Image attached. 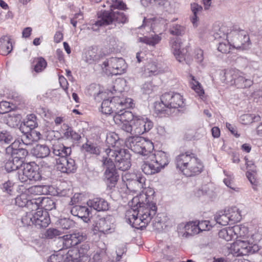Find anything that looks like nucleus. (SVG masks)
<instances>
[{
  "instance_id": "obj_1",
  "label": "nucleus",
  "mask_w": 262,
  "mask_h": 262,
  "mask_svg": "<svg viewBox=\"0 0 262 262\" xmlns=\"http://www.w3.org/2000/svg\"><path fill=\"white\" fill-rule=\"evenodd\" d=\"M150 199L144 193L141 194L139 197L133 198V202L139 206L137 210L132 208L128 210L125 214L126 219L132 227L137 229L145 227L156 214V205L150 202Z\"/></svg>"
},
{
  "instance_id": "obj_2",
  "label": "nucleus",
  "mask_w": 262,
  "mask_h": 262,
  "mask_svg": "<svg viewBox=\"0 0 262 262\" xmlns=\"http://www.w3.org/2000/svg\"><path fill=\"white\" fill-rule=\"evenodd\" d=\"M107 4L108 7L111 8V11H101L98 14V20L92 25L94 30H97L95 27L108 25L114 21L124 24L127 20V17L123 12L118 10L115 11L116 9H125L126 6L121 0H111V3L107 2Z\"/></svg>"
},
{
  "instance_id": "obj_3",
  "label": "nucleus",
  "mask_w": 262,
  "mask_h": 262,
  "mask_svg": "<svg viewBox=\"0 0 262 262\" xmlns=\"http://www.w3.org/2000/svg\"><path fill=\"white\" fill-rule=\"evenodd\" d=\"M161 101L155 106V111L159 114L164 113L169 115L184 106L183 97L178 93H166L161 96Z\"/></svg>"
},
{
  "instance_id": "obj_4",
  "label": "nucleus",
  "mask_w": 262,
  "mask_h": 262,
  "mask_svg": "<svg viewBox=\"0 0 262 262\" xmlns=\"http://www.w3.org/2000/svg\"><path fill=\"white\" fill-rule=\"evenodd\" d=\"M126 146L135 153L148 156L154 149L153 143L149 140L140 136H132L127 138Z\"/></svg>"
},
{
  "instance_id": "obj_5",
  "label": "nucleus",
  "mask_w": 262,
  "mask_h": 262,
  "mask_svg": "<svg viewBox=\"0 0 262 262\" xmlns=\"http://www.w3.org/2000/svg\"><path fill=\"white\" fill-rule=\"evenodd\" d=\"M134 106L133 100L129 98H120L118 96L114 97L110 100L106 99L101 104V112L105 114L114 115L115 111L117 109L132 108Z\"/></svg>"
},
{
  "instance_id": "obj_6",
  "label": "nucleus",
  "mask_w": 262,
  "mask_h": 262,
  "mask_svg": "<svg viewBox=\"0 0 262 262\" xmlns=\"http://www.w3.org/2000/svg\"><path fill=\"white\" fill-rule=\"evenodd\" d=\"M227 38L230 39L233 48L239 50H246L250 45L249 35L244 30H234L226 34H223Z\"/></svg>"
},
{
  "instance_id": "obj_7",
  "label": "nucleus",
  "mask_w": 262,
  "mask_h": 262,
  "mask_svg": "<svg viewBox=\"0 0 262 262\" xmlns=\"http://www.w3.org/2000/svg\"><path fill=\"white\" fill-rule=\"evenodd\" d=\"M231 252L236 256L247 255L258 250V246L250 241V239H237L231 245Z\"/></svg>"
},
{
  "instance_id": "obj_8",
  "label": "nucleus",
  "mask_w": 262,
  "mask_h": 262,
  "mask_svg": "<svg viewBox=\"0 0 262 262\" xmlns=\"http://www.w3.org/2000/svg\"><path fill=\"white\" fill-rule=\"evenodd\" d=\"M18 177L21 182H26L28 180L36 181L41 179V175L34 163L23 164L18 170Z\"/></svg>"
},
{
  "instance_id": "obj_9",
  "label": "nucleus",
  "mask_w": 262,
  "mask_h": 262,
  "mask_svg": "<svg viewBox=\"0 0 262 262\" xmlns=\"http://www.w3.org/2000/svg\"><path fill=\"white\" fill-rule=\"evenodd\" d=\"M57 169L62 173L67 174L74 173L77 169V166L74 160L66 157L64 158H58L55 159ZM55 164V159L51 158V161L47 164V167H51Z\"/></svg>"
},
{
  "instance_id": "obj_10",
  "label": "nucleus",
  "mask_w": 262,
  "mask_h": 262,
  "mask_svg": "<svg viewBox=\"0 0 262 262\" xmlns=\"http://www.w3.org/2000/svg\"><path fill=\"white\" fill-rule=\"evenodd\" d=\"M106 73L112 75H120L126 70L127 66L122 58L112 57L103 63Z\"/></svg>"
},
{
  "instance_id": "obj_11",
  "label": "nucleus",
  "mask_w": 262,
  "mask_h": 262,
  "mask_svg": "<svg viewBox=\"0 0 262 262\" xmlns=\"http://www.w3.org/2000/svg\"><path fill=\"white\" fill-rule=\"evenodd\" d=\"M101 161L103 166L106 168L104 173L106 182L110 187H114L118 180V176L113 159L111 158H104V156H103Z\"/></svg>"
},
{
  "instance_id": "obj_12",
  "label": "nucleus",
  "mask_w": 262,
  "mask_h": 262,
  "mask_svg": "<svg viewBox=\"0 0 262 262\" xmlns=\"http://www.w3.org/2000/svg\"><path fill=\"white\" fill-rule=\"evenodd\" d=\"M153 126V122L147 117L135 116L134 118L133 128L135 135H142L150 130Z\"/></svg>"
},
{
  "instance_id": "obj_13",
  "label": "nucleus",
  "mask_w": 262,
  "mask_h": 262,
  "mask_svg": "<svg viewBox=\"0 0 262 262\" xmlns=\"http://www.w3.org/2000/svg\"><path fill=\"white\" fill-rule=\"evenodd\" d=\"M90 246L84 243L81 245L78 250H71L68 251V255L71 257L72 262H89Z\"/></svg>"
},
{
  "instance_id": "obj_14",
  "label": "nucleus",
  "mask_w": 262,
  "mask_h": 262,
  "mask_svg": "<svg viewBox=\"0 0 262 262\" xmlns=\"http://www.w3.org/2000/svg\"><path fill=\"white\" fill-rule=\"evenodd\" d=\"M203 167L200 160L194 155L184 169L183 173L187 177L193 176L201 173Z\"/></svg>"
},
{
  "instance_id": "obj_15",
  "label": "nucleus",
  "mask_w": 262,
  "mask_h": 262,
  "mask_svg": "<svg viewBox=\"0 0 262 262\" xmlns=\"http://www.w3.org/2000/svg\"><path fill=\"white\" fill-rule=\"evenodd\" d=\"M63 245L66 248L76 246L86 239L85 235L82 233L75 232L64 235L62 237Z\"/></svg>"
},
{
  "instance_id": "obj_16",
  "label": "nucleus",
  "mask_w": 262,
  "mask_h": 262,
  "mask_svg": "<svg viewBox=\"0 0 262 262\" xmlns=\"http://www.w3.org/2000/svg\"><path fill=\"white\" fill-rule=\"evenodd\" d=\"M15 203L19 207H26L31 210L37 209L38 207V203L36 199H29L28 195L25 193H21L15 198Z\"/></svg>"
},
{
  "instance_id": "obj_17",
  "label": "nucleus",
  "mask_w": 262,
  "mask_h": 262,
  "mask_svg": "<svg viewBox=\"0 0 262 262\" xmlns=\"http://www.w3.org/2000/svg\"><path fill=\"white\" fill-rule=\"evenodd\" d=\"M106 157L104 158H111L115 162H119L126 158V155H130L128 151L125 149H122L117 147L115 149L106 148L105 151Z\"/></svg>"
},
{
  "instance_id": "obj_18",
  "label": "nucleus",
  "mask_w": 262,
  "mask_h": 262,
  "mask_svg": "<svg viewBox=\"0 0 262 262\" xmlns=\"http://www.w3.org/2000/svg\"><path fill=\"white\" fill-rule=\"evenodd\" d=\"M164 24V20L160 18H144L143 20L142 26L139 27V29L146 28V31L148 32L152 30L156 32L159 28H161Z\"/></svg>"
},
{
  "instance_id": "obj_19",
  "label": "nucleus",
  "mask_w": 262,
  "mask_h": 262,
  "mask_svg": "<svg viewBox=\"0 0 262 262\" xmlns=\"http://www.w3.org/2000/svg\"><path fill=\"white\" fill-rule=\"evenodd\" d=\"M148 158L154 159V162L160 170L167 165L169 163L168 155L161 150L157 151L154 154H152L151 152L148 156Z\"/></svg>"
},
{
  "instance_id": "obj_20",
  "label": "nucleus",
  "mask_w": 262,
  "mask_h": 262,
  "mask_svg": "<svg viewBox=\"0 0 262 262\" xmlns=\"http://www.w3.org/2000/svg\"><path fill=\"white\" fill-rule=\"evenodd\" d=\"M35 225L39 227H47L50 223V219L47 211L38 210L34 211Z\"/></svg>"
},
{
  "instance_id": "obj_21",
  "label": "nucleus",
  "mask_w": 262,
  "mask_h": 262,
  "mask_svg": "<svg viewBox=\"0 0 262 262\" xmlns=\"http://www.w3.org/2000/svg\"><path fill=\"white\" fill-rule=\"evenodd\" d=\"M194 156V154L188 151L178 155L176 158L177 168L183 172L184 169L186 168Z\"/></svg>"
},
{
  "instance_id": "obj_22",
  "label": "nucleus",
  "mask_w": 262,
  "mask_h": 262,
  "mask_svg": "<svg viewBox=\"0 0 262 262\" xmlns=\"http://www.w3.org/2000/svg\"><path fill=\"white\" fill-rule=\"evenodd\" d=\"M125 108L117 109L115 111V114L113 115V120L116 124L120 125L122 122H129L130 120H134L135 116L129 111H124Z\"/></svg>"
},
{
  "instance_id": "obj_23",
  "label": "nucleus",
  "mask_w": 262,
  "mask_h": 262,
  "mask_svg": "<svg viewBox=\"0 0 262 262\" xmlns=\"http://www.w3.org/2000/svg\"><path fill=\"white\" fill-rule=\"evenodd\" d=\"M170 45L173 53L177 60L181 62L185 60V55L181 49L182 42L180 38H172L170 41Z\"/></svg>"
},
{
  "instance_id": "obj_24",
  "label": "nucleus",
  "mask_w": 262,
  "mask_h": 262,
  "mask_svg": "<svg viewBox=\"0 0 262 262\" xmlns=\"http://www.w3.org/2000/svg\"><path fill=\"white\" fill-rule=\"evenodd\" d=\"M88 205L98 211L108 210L110 207L108 203L102 198H94L88 202Z\"/></svg>"
},
{
  "instance_id": "obj_25",
  "label": "nucleus",
  "mask_w": 262,
  "mask_h": 262,
  "mask_svg": "<svg viewBox=\"0 0 262 262\" xmlns=\"http://www.w3.org/2000/svg\"><path fill=\"white\" fill-rule=\"evenodd\" d=\"M145 181V178L141 174L136 175L135 178L128 182L127 187L132 191H139L144 188Z\"/></svg>"
},
{
  "instance_id": "obj_26",
  "label": "nucleus",
  "mask_w": 262,
  "mask_h": 262,
  "mask_svg": "<svg viewBox=\"0 0 262 262\" xmlns=\"http://www.w3.org/2000/svg\"><path fill=\"white\" fill-rule=\"evenodd\" d=\"M52 153L58 158H64L68 157L71 153V148L69 147L65 146L62 144H54L52 146Z\"/></svg>"
},
{
  "instance_id": "obj_27",
  "label": "nucleus",
  "mask_w": 262,
  "mask_h": 262,
  "mask_svg": "<svg viewBox=\"0 0 262 262\" xmlns=\"http://www.w3.org/2000/svg\"><path fill=\"white\" fill-rule=\"evenodd\" d=\"M253 83L252 80L246 78L245 74L239 71L234 85L238 89H246L250 88Z\"/></svg>"
},
{
  "instance_id": "obj_28",
  "label": "nucleus",
  "mask_w": 262,
  "mask_h": 262,
  "mask_svg": "<svg viewBox=\"0 0 262 262\" xmlns=\"http://www.w3.org/2000/svg\"><path fill=\"white\" fill-rule=\"evenodd\" d=\"M239 71L236 69H227L225 70L222 80L224 83L233 85L234 84L236 78Z\"/></svg>"
},
{
  "instance_id": "obj_29",
  "label": "nucleus",
  "mask_w": 262,
  "mask_h": 262,
  "mask_svg": "<svg viewBox=\"0 0 262 262\" xmlns=\"http://www.w3.org/2000/svg\"><path fill=\"white\" fill-rule=\"evenodd\" d=\"M82 58L86 63L93 64L99 59L100 56L98 54L97 49L92 47L85 51Z\"/></svg>"
},
{
  "instance_id": "obj_30",
  "label": "nucleus",
  "mask_w": 262,
  "mask_h": 262,
  "mask_svg": "<svg viewBox=\"0 0 262 262\" xmlns=\"http://www.w3.org/2000/svg\"><path fill=\"white\" fill-rule=\"evenodd\" d=\"M71 213L74 216L85 221L89 216L90 211L86 206H75L71 208Z\"/></svg>"
},
{
  "instance_id": "obj_31",
  "label": "nucleus",
  "mask_w": 262,
  "mask_h": 262,
  "mask_svg": "<svg viewBox=\"0 0 262 262\" xmlns=\"http://www.w3.org/2000/svg\"><path fill=\"white\" fill-rule=\"evenodd\" d=\"M149 161H145L142 166L143 172L147 175H151L159 172L161 170L154 162V159L148 158Z\"/></svg>"
},
{
  "instance_id": "obj_32",
  "label": "nucleus",
  "mask_w": 262,
  "mask_h": 262,
  "mask_svg": "<svg viewBox=\"0 0 262 262\" xmlns=\"http://www.w3.org/2000/svg\"><path fill=\"white\" fill-rule=\"evenodd\" d=\"M11 39L9 36H3L0 38V52L3 55H8L12 50Z\"/></svg>"
},
{
  "instance_id": "obj_33",
  "label": "nucleus",
  "mask_w": 262,
  "mask_h": 262,
  "mask_svg": "<svg viewBox=\"0 0 262 262\" xmlns=\"http://www.w3.org/2000/svg\"><path fill=\"white\" fill-rule=\"evenodd\" d=\"M50 149L46 145L37 144L32 149V153L37 158H43L50 154Z\"/></svg>"
},
{
  "instance_id": "obj_34",
  "label": "nucleus",
  "mask_w": 262,
  "mask_h": 262,
  "mask_svg": "<svg viewBox=\"0 0 262 262\" xmlns=\"http://www.w3.org/2000/svg\"><path fill=\"white\" fill-rule=\"evenodd\" d=\"M22 161L17 158H13L9 159L5 163V169L8 172L14 171L17 169H20L22 166Z\"/></svg>"
},
{
  "instance_id": "obj_35",
  "label": "nucleus",
  "mask_w": 262,
  "mask_h": 262,
  "mask_svg": "<svg viewBox=\"0 0 262 262\" xmlns=\"http://www.w3.org/2000/svg\"><path fill=\"white\" fill-rule=\"evenodd\" d=\"M231 224L239 222L242 219L241 211L236 206H232L225 210Z\"/></svg>"
},
{
  "instance_id": "obj_36",
  "label": "nucleus",
  "mask_w": 262,
  "mask_h": 262,
  "mask_svg": "<svg viewBox=\"0 0 262 262\" xmlns=\"http://www.w3.org/2000/svg\"><path fill=\"white\" fill-rule=\"evenodd\" d=\"M111 229L110 222L104 218L99 219L94 227V230L104 234L106 233Z\"/></svg>"
},
{
  "instance_id": "obj_37",
  "label": "nucleus",
  "mask_w": 262,
  "mask_h": 262,
  "mask_svg": "<svg viewBox=\"0 0 262 262\" xmlns=\"http://www.w3.org/2000/svg\"><path fill=\"white\" fill-rule=\"evenodd\" d=\"M106 142L108 145L107 148L115 149L119 147L120 144V140L117 134L114 132H111L107 134Z\"/></svg>"
},
{
  "instance_id": "obj_38",
  "label": "nucleus",
  "mask_w": 262,
  "mask_h": 262,
  "mask_svg": "<svg viewBox=\"0 0 262 262\" xmlns=\"http://www.w3.org/2000/svg\"><path fill=\"white\" fill-rule=\"evenodd\" d=\"M141 4L145 7L149 6L150 4H154L163 7L166 11L171 12V10L169 7L170 3L168 0H141Z\"/></svg>"
},
{
  "instance_id": "obj_39",
  "label": "nucleus",
  "mask_w": 262,
  "mask_h": 262,
  "mask_svg": "<svg viewBox=\"0 0 262 262\" xmlns=\"http://www.w3.org/2000/svg\"><path fill=\"white\" fill-rule=\"evenodd\" d=\"M233 236L236 237L237 239H248L249 238L246 236L248 234V229L245 227H242L239 225L233 227Z\"/></svg>"
},
{
  "instance_id": "obj_40",
  "label": "nucleus",
  "mask_w": 262,
  "mask_h": 262,
  "mask_svg": "<svg viewBox=\"0 0 262 262\" xmlns=\"http://www.w3.org/2000/svg\"><path fill=\"white\" fill-rule=\"evenodd\" d=\"M159 73L158 65L155 61L149 62L145 67L144 75L145 76L155 75Z\"/></svg>"
},
{
  "instance_id": "obj_41",
  "label": "nucleus",
  "mask_w": 262,
  "mask_h": 262,
  "mask_svg": "<svg viewBox=\"0 0 262 262\" xmlns=\"http://www.w3.org/2000/svg\"><path fill=\"white\" fill-rule=\"evenodd\" d=\"M214 219L217 223L222 226H226L230 222L225 210L216 213Z\"/></svg>"
},
{
  "instance_id": "obj_42",
  "label": "nucleus",
  "mask_w": 262,
  "mask_h": 262,
  "mask_svg": "<svg viewBox=\"0 0 262 262\" xmlns=\"http://www.w3.org/2000/svg\"><path fill=\"white\" fill-rule=\"evenodd\" d=\"M219 236L226 241H231L234 238L233 227L221 229L219 232Z\"/></svg>"
},
{
  "instance_id": "obj_43",
  "label": "nucleus",
  "mask_w": 262,
  "mask_h": 262,
  "mask_svg": "<svg viewBox=\"0 0 262 262\" xmlns=\"http://www.w3.org/2000/svg\"><path fill=\"white\" fill-rule=\"evenodd\" d=\"M138 39L140 42H144L147 45L154 46L160 41L161 37L159 35H155L154 36H152L151 37L146 36L140 37Z\"/></svg>"
},
{
  "instance_id": "obj_44",
  "label": "nucleus",
  "mask_w": 262,
  "mask_h": 262,
  "mask_svg": "<svg viewBox=\"0 0 262 262\" xmlns=\"http://www.w3.org/2000/svg\"><path fill=\"white\" fill-rule=\"evenodd\" d=\"M186 232V236H192L199 233L197 225L195 223L190 222L185 224L183 228Z\"/></svg>"
},
{
  "instance_id": "obj_45",
  "label": "nucleus",
  "mask_w": 262,
  "mask_h": 262,
  "mask_svg": "<svg viewBox=\"0 0 262 262\" xmlns=\"http://www.w3.org/2000/svg\"><path fill=\"white\" fill-rule=\"evenodd\" d=\"M130 158V155H126V158H125V159L123 160H120L119 162H115L116 164L115 165L118 167L119 169L122 171H125L130 167L131 164Z\"/></svg>"
},
{
  "instance_id": "obj_46",
  "label": "nucleus",
  "mask_w": 262,
  "mask_h": 262,
  "mask_svg": "<svg viewBox=\"0 0 262 262\" xmlns=\"http://www.w3.org/2000/svg\"><path fill=\"white\" fill-rule=\"evenodd\" d=\"M32 210L31 211L27 212L26 215L21 218V222L25 226H31L35 225L34 219V210Z\"/></svg>"
},
{
  "instance_id": "obj_47",
  "label": "nucleus",
  "mask_w": 262,
  "mask_h": 262,
  "mask_svg": "<svg viewBox=\"0 0 262 262\" xmlns=\"http://www.w3.org/2000/svg\"><path fill=\"white\" fill-rule=\"evenodd\" d=\"M82 148L85 152L90 154L98 155L100 152L99 147L93 143H86L82 145Z\"/></svg>"
},
{
  "instance_id": "obj_48",
  "label": "nucleus",
  "mask_w": 262,
  "mask_h": 262,
  "mask_svg": "<svg viewBox=\"0 0 262 262\" xmlns=\"http://www.w3.org/2000/svg\"><path fill=\"white\" fill-rule=\"evenodd\" d=\"M171 34L176 36H182L185 33V28L179 24H173L169 28Z\"/></svg>"
},
{
  "instance_id": "obj_49",
  "label": "nucleus",
  "mask_w": 262,
  "mask_h": 262,
  "mask_svg": "<svg viewBox=\"0 0 262 262\" xmlns=\"http://www.w3.org/2000/svg\"><path fill=\"white\" fill-rule=\"evenodd\" d=\"M63 137L68 140L79 141L81 137L78 133L72 130L71 128H67L63 133Z\"/></svg>"
},
{
  "instance_id": "obj_50",
  "label": "nucleus",
  "mask_w": 262,
  "mask_h": 262,
  "mask_svg": "<svg viewBox=\"0 0 262 262\" xmlns=\"http://www.w3.org/2000/svg\"><path fill=\"white\" fill-rule=\"evenodd\" d=\"M35 65L34 66V71L39 73L43 71L47 66V62L42 57L37 58L34 60Z\"/></svg>"
},
{
  "instance_id": "obj_51",
  "label": "nucleus",
  "mask_w": 262,
  "mask_h": 262,
  "mask_svg": "<svg viewBox=\"0 0 262 262\" xmlns=\"http://www.w3.org/2000/svg\"><path fill=\"white\" fill-rule=\"evenodd\" d=\"M227 40H225L223 42H219L218 46V50L223 53H228L230 52L231 46L232 43L230 39L227 38Z\"/></svg>"
},
{
  "instance_id": "obj_52",
  "label": "nucleus",
  "mask_w": 262,
  "mask_h": 262,
  "mask_svg": "<svg viewBox=\"0 0 262 262\" xmlns=\"http://www.w3.org/2000/svg\"><path fill=\"white\" fill-rule=\"evenodd\" d=\"M28 151L24 148V146H21L20 148L17 149V150L12 151V156L14 158L19 159L22 161V164H24V160L26 156L28 155Z\"/></svg>"
},
{
  "instance_id": "obj_53",
  "label": "nucleus",
  "mask_w": 262,
  "mask_h": 262,
  "mask_svg": "<svg viewBox=\"0 0 262 262\" xmlns=\"http://www.w3.org/2000/svg\"><path fill=\"white\" fill-rule=\"evenodd\" d=\"M60 226L63 229H69L73 228L75 226L74 222L70 219L63 218L61 219L59 221Z\"/></svg>"
},
{
  "instance_id": "obj_54",
  "label": "nucleus",
  "mask_w": 262,
  "mask_h": 262,
  "mask_svg": "<svg viewBox=\"0 0 262 262\" xmlns=\"http://www.w3.org/2000/svg\"><path fill=\"white\" fill-rule=\"evenodd\" d=\"M87 93L89 95L96 97L101 93L100 87L98 85L92 84L88 88Z\"/></svg>"
},
{
  "instance_id": "obj_55",
  "label": "nucleus",
  "mask_w": 262,
  "mask_h": 262,
  "mask_svg": "<svg viewBox=\"0 0 262 262\" xmlns=\"http://www.w3.org/2000/svg\"><path fill=\"white\" fill-rule=\"evenodd\" d=\"M25 125L29 127L30 129L36 127L38 125L36 118L34 115H30L28 116L27 120L25 122Z\"/></svg>"
},
{
  "instance_id": "obj_56",
  "label": "nucleus",
  "mask_w": 262,
  "mask_h": 262,
  "mask_svg": "<svg viewBox=\"0 0 262 262\" xmlns=\"http://www.w3.org/2000/svg\"><path fill=\"white\" fill-rule=\"evenodd\" d=\"M41 203L44 206L45 211L55 208V203L52 199L47 198L42 199Z\"/></svg>"
},
{
  "instance_id": "obj_57",
  "label": "nucleus",
  "mask_w": 262,
  "mask_h": 262,
  "mask_svg": "<svg viewBox=\"0 0 262 262\" xmlns=\"http://www.w3.org/2000/svg\"><path fill=\"white\" fill-rule=\"evenodd\" d=\"M13 140L12 136L9 133L5 131L0 132V142L5 144H9Z\"/></svg>"
},
{
  "instance_id": "obj_58",
  "label": "nucleus",
  "mask_w": 262,
  "mask_h": 262,
  "mask_svg": "<svg viewBox=\"0 0 262 262\" xmlns=\"http://www.w3.org/2000/svg\"><path fill=\"white\" fill-rule=\"evenodd\" d=\"M196 225L199 233L200 231L209 230L211 228L210 222L208 221H202L198 222Z\"/></svg>"
},
{
  "instance_id": "obj_59",
  "label": "nucleus",
  "mask_w": 262,
  "mask_h": 262,
  "mask_svg": "<svg viewBox=\"0 0 262 262\" xmlns=\"http://www.w3.org/2000/svg\"><path fill=\"white\" fill-rule=\"evenodd\" d=\"M255 172L254 171L251 172L247 171L246 173V176L248 180L250 181L251 184L253 185V189H255V187L258 184V181L256 178Z\"/></svg>"
},
{
  "instance_id": "obj_60",
  "label": "nucleus",
  "mask_w": 262,
  "mask_h": 262,
  "mask_svg": "<svg viewBox=\"0 0 262 262\" xmlns=\"http://www.w3.org/2000/svg\"><path fill=\"white\" fill-rule=\"evenodd\" d=\"M192 80L194 82L192 83V88L199 96H202L204 94V91L203 89L201 84L198 81L194 79V77H192Z\"/></svg>"
},
{
  "instance_id": "obj_61",
  "label": "nucleus",
  "mask_w": 262,
  "mask_h": 262,
  "mask_svg": "<svg viewBox=\"0 0 262 262\" xmlns=\"http://www.w3.org/2000/svg\"><path fill=\"white\" fill-rule=\"evenodd\" d=\"M61 232L55 228L48 229L46 233V236L50 239H52L57 236L60 235Z\"/></svg>"
},
{
  "instance_id": "obj_62",
  "label": "nucleus",
  "mask_w": 262,
  "mask_h": 262,
  "mask_svg": "<svg viewBox=\"0 0 262 262\" xmlns=\"http://www.w3.org/2000/svg\"><path fill=\"white\" fill-rule=\"evenodd\" d=\"M25 145V143L23 142H21L19 140H15L11 143V145L8 147V149H11L12 150L11 152L12 153V151L17 150V149L20 148L21 146H24Z\"/></svg>"
},
{
  "instance_id": "obj_63",
  "label": "nucleus",
  "mask_w": 262,
  "mask_h": 262,
  "mask_svg": "<svg viewBox=\"0 0 262 262\" xmlns=\"http://www.w3.org/2000/svg\"><path fill=\"white\" fill-rule=\"evenodd\" d=\"M10 103L7 101L0 102V114H3L9 112L11 110Z\"/></svg>"
},
{
  "instance_id": "obj_64",
  "label": "nucleus",
  "mask_w": 262,
  "mask_h": 262,
  "mask_svg": "<svg viewBox=\"0 0 262 262\" xmlns=\"http://www.w3.org/2000/svg\"><path fill=\"white\" fill-rule=\"evenodd\" d=\"M1 188L4 192L10 194L13 190V184L10 181H8L3 184Z\"/></svg>"
}]
</instances>
